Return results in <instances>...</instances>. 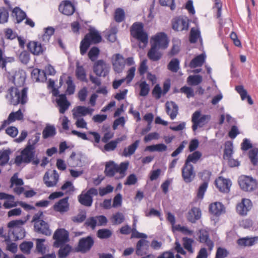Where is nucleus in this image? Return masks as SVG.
I'll list each match as a JSON object with an SVG mask.
<instances>
[{"mask_svg":"<svg viewBox=\"0 0 258 258\" xmlns=\"http://www.w3.org/2000/svg\"><path fill=\"white\" fill-rule=\"evenodd\" d=\"M27 89L23 88L21 91L16 87H11L8 90L6 98L11 104L16 105L19 103L25 104L27 101Z\"/></svg>","mask_w":258,"mask_h":258,"instance_id":"obj_1","label":"nucleus"},{"mask_svg":"<svg viewBox=\"0 0 258 258\" xmlns=\"http://www.w3.org/2000/svg\"><path fill=\"white\" fill-rule=\"evenodd\" d=\"M128 166V162H121L118 165L114 162L110 161L106 163L104 172L108 177H113L115 173H119V178H123L125 176V172L127 169Z\"/></svg>","mask_w":258,"mask_h":258,"instance_id":"obj_2","label":"nucleus"},{"mask_svg":"<svg viewBox=\"0 0 258 258\" xmlns=\"http://www.w3.org/2000/svg\"><path fill=\"white\" fill-rule=\"evenodd\" d=\"M131 35L139 41V47L144 48L148 41V35L143 31V25L142 23H135L131 28Z\"/></svg>","mask_w":258,"mask_h":258,"instance_id":"obj_3","label":"nucleus"},{"mask_svg":"<svg viewBox=\"0 0 258 258\" xmlns=\"http://www.w3.org/2000/svg\"><path fill=\"white\" fill-rule=\"evenodd\" d=\"M35 150L27 146L21 151V154L16 156L15 162L18 166L22 163H29L34 159Z\"/></svg>","mask_w":258,"mask_h":258,"instance_id":"obj_4","label":"nucleus"},{"mask_svg":"<svg viewBox=\"0 0 258 258\" xmlns=\"http://www.w3.org/2000/svg\"><path fill=\"white\" fill-rule=\"evenodd\" d=\"M25 223L23 220H13L8 224V227L12 229V233L15 237L17 239H21L25 236L24 229L22 227Z\"/></svg>","mask_w":258,"mask_h":258,"instance_id":"obj_5","label":"nucleus"},{"mask_svg":"<svg viewBox=\"0 0 258 258\" xmlns=\"http://www.w3.org/2000/svg\"><path fill=\"white\" fill-rule=\"evenodd\" d=\"M211 119L210 115H202L200 111H195L191 118V121L193 123L192 128L194 131H196L198 127H202L207 124Z\"/></svg>","mask_w":258,"mask_h":258,"instance_id":"obj_6","label":"nucleus"},{"mask_svg":"<svg viewBox=\"0 0 258 258\" xmlns=\"http://www.w3.org/2000/svg\"><path fill=\"white\" fill-rule=\"evenodd\" d=\"M53 238L55 240L53 246L59 247L69 241V233L64 229H58L54 232Z\"/></svg>","mask_w":258,"mask_h":258,"instance_id":"obj_7","label":"nucleus"},{"mask_svg":"<svg viewBox=\"0 0 258 258\" xmlns=\"http://www.w3.org/2000/svg\"><path fill=\"white\" fill-rule=\"evenodd\" d=\"M189 27V20L184 16L175 18L172 21V28L177 31H187Z\"/></svg>","mask_w":258,"mask_h":258,"instance_id":"obj_8","label":"nucleus"},{"mask_svg":"<svg viewBox=\"0 0 258 258\" xmlns=\"http://www.w3.org/2000/svg\"><path fill=\"white\" fill-rule=\"evenodd\" d=\"M93 71L98 76L105 77L109 71V66L104 60H97L94 65Z\"/></svg>","mask_w":258,"mask_h":258,"instance_id":"obj_9","label":"nucleus"},{"mask_svg":"<svg viewBox=\"0 0 258 258\" xmlns=\"http://www.w3.org/2000/svg\"><path fill=\"white\" fill-rule=\"evenodd\" d=\"M94 243V239L91 236L82 238L79 242L78 250L82 253H85L90 250Z\"/></svg>","mask_w":258,"mask_h":258,"instance_id":"obj_10","label":"nucleus"},{"mask_svg":"<svg viewBox=\"0 0 258 258\" xmlns=\"http://www.w3.org/2000/svg\"><path fill=\"white\" fill-rule=\"evenodd\" d=\"M252 207L251 201L248 199L243 198L241 202L236 206V211L241 216H246Z\"/></svg>","mask_w":258,"mask_h":258,"instance_id":"obj_11","label":"nucleus"},{"mask_svg":"<svg viewBox=\"0 0 258 258\" xmlns=\"http://www.w3.org/2000/svg\"><path fill=\"white\" fill-rule=\"evenodd\" d=\"M195 175L193 166L185 163L182 168V177L184 181L186 183L190 182L194 180Z\"/></svg>","mask_w":258,"mask_h":258,"instance_id":"obj_12","label":"nucleus"},{"mask_svg":"<svg viewBox=\"0 0 258 258\" xmlns=\"http://www.w3.org/2000/svg\"><path fill=\"white\" fill-rule=\"evenodd\" d=\"M154 43L152 45L158 48L165 49L167 47L168 41L167 35L164 33L157 34L153 38Z\"/></svg>","mask_w":258,"mask_h":258,"instance_id":"obj_13","label":"nucleus"},{"mask_svg":"<svg viewBox=\"0 0 258 258\" xmlns=\"http://www.w3.org/2000/svg\"><path fill=\"white\" fill-rule=\"evenodd\" d=\"M239 184L242 189L250 191L253 189L255 181L249 176H241L239 179Z\"/></svg>","mask_w":258,"mask_h":258,"instance_id":"obj_14","label":"nucleus"},{"mask_svg":"<svg viewBox=\"0 0 258 258\" xmlns=\"http://www.w3.org/2000/svg\"><path fill=\"white\" fill-rule=\"evenodd\" d=\"M215 185L219 191L227 193L230 191L231 182L229 179L219 177L215 180Z\"/></svg>","mask_w":258,"mask_h":258,"instance_id":"obj_15","label":"nucleus"},{"mask_svg":"<svg viewBox=\"0 0 258 258\" xmlns=\"http://www.w3.org/2000/svg\"><path fill=\"white\" fill-rule=\"evenodd\" d=\"M149 249V241L141 239L139 240L136 244V253L139 256L146 255L148 253Z\"/></svg>","mask_w":258,"mask_h":258,"instance_id":"obj_16","label":"nucleus"},{"mask_svg":"<svg viewBox=\"0 0 258 258\" xmlns=\"http://www.w3.org/2000/svg\"><path fill=\"white\" fill-rule=\"evenodd\" d=\"M125 63V60L121 55L116 54L114 56L112 59V65L115 72L121 73L124 69Z\"/></svg>","mask_w":258,"mask_h":258,"instance_id":"obj_17","label":"nucleus"},{"mask_svg":"<svg viewBox=\"0 0 258 258\" xmlns=\"http://www.w3.org/2000/svg\"><path fill=\"white\" fill-rule=\"evenodd\" d=\"M34 230L38 233L46 236H50L51 234V230L47 223L44 221H38L34 224Z\"/></svg>","mask_w":258,"mask_h":258,"instance_id":"obj_18","label":"nucleus"},{"mask_svg":"<svg viewBox=\"0 0 258 258\" xmlns=\"http://www.w3.org/2000/svg\"><path fill=\"white\" fill-rule=\"evenodd\" d=\"M68 197L59 200L53 205V210L61 214L67 212L70 209V204L68 202Z\"/></svg>","mask_w":258,"mask_h":258,"instance_id":"obj_19","label":"nucleus"},{"mask_svg":"<svg viewBox=\"0 0 258 258\" xmlns=\"http://www.w3.org/2000/svg\"><path fill=\"white\" fill-rule=\"evenodd\" d=\"M58 178V174L56 170H54L50 176L48 172H46L43 177V180L47 186L51 187L56 184Z\"/></svg>","mask_w":258,"mask_h":258,"instance_id":"obj_20","label":"nucleus"},{"mask_svg":"<svg viewBox=\"0 0 258 258\" xmlns=\"http://www.w3.org/2000/svg\"><path fill=\"white\" fill-rule=\"evenodd\" d=\"M56 102L57 106L59 107V111L60 113H64L67 110L70 105V102L68 101L65 94L58 95L56 98Z\"/></svg>","mask_w":258,"mask_h":258,"instance_id":"obj_21","label":"nucleus"},{"mask_svg":"<svg viewBox=\"0 0 258 258\" xmlns=\"http://www.w3.org/2000/svg\"><path fill=\"white\" fill-rule=\"evenodd\" d=\"M73 116L74 118L85 116L88 114L91 115L94 111V109L85 106H79L73 110Z\"/></svg>","mask_w":258,"mask_h":258,"instance_id":"obj_22","label":"nucleus"},{"mask_svg":"<svg viewBox=\"0 0 258 258\" xmlns=\"http://www.w3.org/2000/svg\"><path fill=\"white\" fill-rule=\"evenodd\" d=\"M74 6L69 1L61 3L59 6V11L64 15H72L75 12Z\"/></svg>","mask_w":258,"mask_h":258,"instance_id":"obj_23","label":"nucleus"},{"mask_svg":"<svg viewBox=\"0 0 258 258\" xmlns=\"http://www.w3.org/2000/svg\"><path fill=\"white\" fill-rule=\"evenodd\" d=\"M201 211L197 207H193L189 210L187 214V219L191 223H195L201 217Z\"/></svg>","mask_w":258,"mask_h":258,"instance_id":"obj_24","label":"nucleus"},{"mask_svg":"<svg viewBox=\"0 0 258 258\" xmlns=\"http://www.w3.org/2000/svg\"><path fill=\"white\" fill-rule=\"evenodd\" d=\"M85 38L86 40L89 41L91 44H96L100 42L102 37L99 32L95 29H90L88 34H86Z\"/></svg>","mask_w":258,"mask_h":258,"instance_id":"obj_25","label":"nucleus"},{"mask_svg":"<svg viewBox=\"0 0 258 258\" xmlns=\"http://www.w3.org/2000/svg\"><path fill=\"white\" fill-rule=\"evenodd\" d=\"M27 47L29 51L34 55H40L44 51L42 45L35 41L30 42L27 45Z\"/></svg>","mask_w":258,"mask_h":258,"instance_id":"obj_26","label":"nucleus"},{"mask_svg":"<svg viewBox=\"0 0 258 258\" xmlns=\"http://www.w3.org/2000/svg\"><path fill=\"white\" fill-rule=\"evenodd\" d=\"M165 105L167 114L170 115L171 119H174L178 113V106L172 101L166 102Z\"/></svg>","mask_w":258,"mask_h":258,"instance_id":"obj_27","label":"nucleus"},{"mask_svg":"<svg viewBox=\"0 0 258 258\" xmlns=\"http://www.w3.org/2000/svg\"><path fill=\"white\" fill-rule=\"evenodd\" d=\"M199 238L201 242L205 243L209 250L212 249L214 245L213 242L209 239L207 231L203 230H200Z\"/></svg>","mask_w":258,"mask_h":258,"instance_id":"obj_28","label":"nucleus"},{"mask_svg":"<svg viewBox=\"0 0 258 258\" xmlns=\"http://www.w3.org/2000/svg\"><path fill=\"white\" fill-rule=\"evenodd\" d=\"M78 201L81 205L86 207H90L92 204L93 198L86 192L83 191L78 196Z\"/></svg>","mask_w":258,"mask_h":258,"instance_id":"obj_29","label":"nucleus"},{"mask_svg":"<svg viewBox=\"0 0 258 258\" xmlns=\"http://www.w3.org/2000/svg\"><path fill=\"white\" fill-rule=\"evenodd\" d=\"M258 240L257 237H243L237 240V244L241 246H250L253 245Z\"/></svg>","mask_w":258,"mask_h":258,"instance_id":"obj_30","label":"nucleus"},{"mask_svg":"<svg viewBox=\"0 0 258 258\" xmlns=\"http://www.w3.org/2000/svg\"><path fill=\"white\" fill-rule=\"evenodd\" d=\"M140 143V140H136L134 143L125 148L122 153V156L124 157H130L134 154L136 149L138 148Z\"/></svg>","mask_w":258,"mask_h":258,"instance_id":"obj_31","label":"nucleus"},{"mask_svg":"<svg viewBox=\"0 0 258 258\" xmlns=\"http://www.w3.org/2000/svg\"><path fill=\"white\" fill-rule=\"evenodd\" d=\"M224 209L223 205L219 202H216L211 204L209 208L210 212L216 216L221 214L224 211Z\"/></svg>","mask_w":258,"mask_h":258,"instance_id":"obj_32","label":"nucleus"},{"mask_svg":"<svg viewBox=\"0 0 258 258\" xmlns=\"http://www.w3.org/2000/svg\"><path fill=\"white\" fill-rule=\"evenodd\" d=\"M148 56L153 61H157L161 58L162 53L158 51L157 47L152 45L150 50L148 53Z\"/></svg>","mask_w":258,"mask_h":258,"instance_id":"obj_33","label":"nucleus"},{"mask_svg":"<svg viewBox=\"0 0 258 258\" xmlns=\"http://www.w3.org/2000/svg\"><path fill=\"white\" fill-rule=\"evenodd\" d=\"M235 90L240 94L241 98L242 100L247 98V102L250 105L253 104V101L250 96L247 95V92L245 89H244L243 86L239 85L235 87Z\"/></svg>","mask_w":258,"mask_h":258,"instance_id":"obj_34","label":"nucleus"},{"mask_svg":"<svg viewBox=\"0 0 258 258\" xmlns=\"http://www.w3.org/2000/svg\"><path fill=\"white\" fill-rule=\"evenodd\" d=\"M202 154L199 151H195L192 153L188 155L185 163L188 164H191L190 163H197L202 157Z\"/></svg>","mask_w":258,"mask_h":258,"instance_id":"obj_35","label":"nucleus"},{"mask_svg":"<svg viewBox=\"0 0 258 258\" xmlns=\"http://www.w3.org/2000/svg\"><path fill=\"white\" fill-rule=\"evenodd\" d=\"M56 134V129L54 125L47 124L42 132L43 138L45 139L53 137Z\"/></svg>","mask_w":258,"mask_h":258,"instance_id":"obj_36","label":"nucleus"},{"mask_svg":"<svg viewBox=\"0 0 258 258\" xmlns=\"http://www.w3.org/2000/svg\"><path fill=\"white\" fill-rule=\"evenodd\" d=\"M205 59L204 54H200L191 60L190 62L189 67L191 68H195L198 67H201Z\"/></svg>","mask_w":258,"mask_h":258,"instance_id":"obj_37","label":"nucleus"},{"mask_svg":"<svg viewBox=\"0 0 258 258\" xmlns=\"http://www.w3.org/2000/svg\"><path fill=\"white\" fill-rule=\"evenodd\" d=\"M11 151L10 149L0 150V165H6L9 161Z\"/></svg>","mask_w":258,"mask_h":258,"instance_id":"obj_38","label":"nucleus"},{"mask_svg":"<svg viewBox=\"0 0 258 258\" xmlns=\"http://www.w3.org/2000/svg\"><path fill=\"white\" fill-rule=\"evenodd\" d=\"M167 147L164 144H159L146 147L145 151L150 152H163L166 151Z\"/></svg>","mask_w":258,"mask_h":258,"instance_id":"obj_39","label":"nucleus"},{"mask_svg":"<svg viewBox=\"0 0 258 258\" xmlns=\"http://www.w3.org/2000/svg\"><path fill=\"white\" fill-rule=\"evenodd\" d=\"M110 219L113 225H118L124 221L125 218L122 213L117 212L112 216Z\"/></svg>","mask_w":258,"mask_h":258,"instance_id":"obj_40","label":"nucleus"},{"mask_svg":"<svg viewBox=\"0 0 258 258\" xmlns=\"http://www.w3.org/2000/svg\"><path fill=\"white\" fill-rule=\"evenodd\" d=\"M13 13L15 15L18 23L21 22L26 17L25 13L18 7L13 9Z\"/></svg>","mask_w":258,"mask_h":258,"instance_id":"obj_41","label":"nucleus"},{"mask_svg":"<svg viewBox=\"0 0 258 258\" xmlns=\"http://www.w3.org/2000/svg\"><path fill=\"white\" fill-rule=\"evenodd\" d=\"M169 70L173 73L178 72L179 69V61L177 58H173L167 66Z\"/></svg>","mask_w":258,"mask_h":258,"instance_id":"obj_42","label":"nucleus"},{"mask_svg":"<svg viewBox=\"0 0 258 258\" xmlns=\"http://www.w3.org/2000/svg\"><path fill=\"white\" fill-rule=\"evenodd\" d=\"M112 231L108 229H101L97 231V236L100 239H107L111 236Z\"/></svg>","mask_w":258,"mask_h":258,"instance_id":"obj_43","label":"nucleus"},{"mask_svg":"<svg viewBox=\"0 0 258 258\" xmlns=\"http://www.w3.org/2000/svg\"><path fill=\"white\" fill-rule=\"evenodd\" d=\"M76 74L77 78L84 82H87L85 71L82 66H77Z\"/></svg>","mask_w":258,"mask_h":258,"instance_id":"obj_44","label":"nucleus"},{"mask_svg":"<svg viewBox=\"0 0 258 258\" xmlns=\"http://www.w3.org/2000/svg\"><path fill=\"white\" fill-rule=\"evenodd\" d=\"M40 133H36L34 135H33L31 139L28 140L27 144L26 145L27 147H29L31 149L33 148V150H35V145L38 143V142L40 140Z\"/></svg>","mask_w":258,"mask_h":258,"instance_id":"obj_45","label":"nucleus"},{"mask_svg":"<svg viewBox=\"0 0 258 258\" xmlns=\"http://www.w3.org/2000/svg\"><path fill=\"white\" fill-rule=\"evenodd\" d=\"M249 158L253 165H256L258 162V149L250 150L248 153Z\"/></svg>","mask_w":258,"mask_h":258,"instance_id":"obj_46","label":"nucleus"},{"mask_svg":"<svg viewBox=\"0 0 258 258\" xmlns=\"http://www.w3.org/2000/svg\"><path fill=\"white\" fill-rule=\"evenodd\" d=\"M202 80V77L200 75H191L187 78V82L190 85H198Z\"/></svg>","mask_w":258,"mask_h":258,"instance_id":"obj_47","label":"nucleus"},{"mask_svg":"<svg viewBox=\"0 0 258 258\" xmlns=\"http://www.w3.org/2000/svg\"><path fill=\"white\" fill-rule=\"evenodd\" d=\"M118 31L116 27H112L107 32V38L108 40L111 42H114L116 39V34Z\"/></svg>","mask_w":258,"mask_h":258,"instance_id":"obj_48","label":"nucleus"},{"mask_svg":"<svg viewBox=\"0 0 258 258\" xmlns=\"http://www.w3.org/2000/svg\"><path fill=\"white\" fill-rule=\"evenodd\" d=\"M67 88L66 93L68 95H72L74 93L75 90V85L71 77H68L67 80Z\"/></svg>","mask_w":258,"mask_h":258,"instance_id":"obj_49","label":"nucleus"},{"mask_svg":"<svg viewBox=\"0 0 258 258\" xmlns=\"http://www.w3.org/2000/svg\"><path fill=\"white\" fill-rule=\"evenodd\" d=\"M71 247L69 245H65L61 246L58 251V256L59 258L66 257L70 252Z\"/></svg>","mask_w":258,"mask_h":258,"instance_id":"obj_50","label":"nucleus"},{"mask_svg":"<svg viewBox=\"0 0 258 258\" xmlns=\"http://www.w3.org/2000/svg\"><path fill=\"white\" fill-rule=\"evenodd\" d=\"M140 95L141 96H147L150 91L149 85L145 81H143L140 84Z\"/></svg>","mask_w":258,"mask_h":258,"instance_id":"obj_51","label":"nucleus"},{"mask_svg":"<svg viewBox=\"0 0 258 258\" xmlns=\"http://www.w3.org/2000/svg\"><path fill=\"white\" fill-rule=\"evenodd\" d=\"M10 182L11 183L10 187H12L14 185L21 186L24 184L23 179L18 178V174L17 173H15L11 177Z\"/></svg>","mask_w":258,"mask_h":258,"instance_id":"obj_52","label":"nucleus"},{"mask_svg":"<svg viewBox=\"0 0 258 258\" xmlns=\"http://www.w3.org/2000/svg\"><path fill=\"white\" fill-rule=\"evenodd\" d=\"M54 32V29L51 27H48L45 29L44 33L42 36V39L45 42H48L51 36H52Z\"/></svg>","mask_w":258,"mask_h":258,"instance_id":"obj_53","label":"nucleus"},{"mask_svg":"<svg viewBox=\"0 0 258 258\" xmlns=\"http://www.w3.org/2000/svg\"><path fill=\"white\" fill-rule=\"evenodd\" d=\"M183 246L185 249H186L190 253H193L194 250L192 247V244L194 242V240L192 239L185 237L183 238Z\"/></svg>","mask_w":258,"mask_h":258,"instance_id":"obj_54","label":"nucleus"},{"mask_svg":"<svg viewBox=\"0 0 258 258\" xmlns=\"http://www.w3.org/2000/svg\"><path fill=\"white\" fill-rule=\"evenodd\" d=\"M124 12L121 9L118 8L115 10L114 14V19L117 22H121L124 19Z\"/></svg>","mask_w":258,"mask_h":258,"instance_id":"obj_55","label":"nucleus"},{"mask_svg":"<svg viewBox=\"0 0 258 258\" xmlns=\"http://www.w3.org/2000/svg\"><path fill=\"white\" fill-rule=\"evenodd\" d=\"M200 37V31L195 28L190 30L189 41L191 43H196Z\"/></svg>","mask_w":258,"mask_h":258,"instance_id":"obj_56","label":"nucleus"},{"mask_svg":"<svg viewBox=\"0 0 258 258\" xmlns=\"http://www.w3.org/2000/svg\"><path fill=\"white\" fill-rule=\"evenodd\" d=\"M90 44L91 43L89 42V41L86 40L85 38L81 41L80 45V53L82 55H84L86 53Z\"/></svg>","mask_w":258,"mask_h":258,"instance_id":"obj_57","label":"nucleus"},{"mask_svg":"<svg viewBox=\"0 0 258 258\" xmlns=\"http://www.w3.org/2000/svg\"><path fill=\"white\" fill-rule=\"evenodd\" d=\"M99 53V49L96 47H93L88 52V57L92 60L94 61Z\"/></svg>","mask_w":258,"mask_h":258,"instance_id":"obj_58","label":"nucleus"},{"mask_svg":"<svg viewBox=\"0 0 258 258\" xmlns=\"http://www.w3.org/2000/svg\"><path fill=\"white\" fill-rule=\"evenodd\" d=\"M23 113H22L20 109H19L16 112H11L9 114V119H12V121H15L16 119L17 120H21V119H23Z\"/></svg>","mask_w":258,"mask_h":258,"instance_id":"obj_59","label":"nucleus"},{"mask_svg":"<svg viewBox=\"0 0 258 258\" xmlns=\"http://www.w3.org/2000/svg\"><path fill=\"white\" fill-rule=\"evenodd\" d=\"M86 218V214L85 212H82L78 214L75 216H73L71 218L72 220L77 223H80L83 222Z\"/></svg>","mask_w":258,"mask_h":258,"instance_id":"obj_60","label":"nucleus"},{"mask_svg":"<svg viewBox=\"0 0 258 258\" xmlns=\"http://www.w3.org/2000/svg\"><path fill=\"white\" fill-rule=\"evenodd\" d=\"M84 225L87 227H90L92 229H94L97 225L96 218L95 217L88 218L85 221Z\"/></svg>","mask_w":258,"mask_h":258,"instance_id":"obj_61","label":"nucleus"},{"mask_svg":"<svg viewBox=\"0 0 258 258\" xmlns=\"http://www.w3.org/2000/svg\"><path fill=\"white\" fill-rule=\"evenodd\" d=\"M208 183L207 182H204L199 187L197 193V197L199 198L203 199L204 194L207 190Z\"/></svg>","mask_w":258,"mask_h":258,"instance_id":"obj_62","label":"nucleus"},{"mask_svg":"<svg viewBox=\"0 0 258 258\" xmlns=\"http://www.w3.org/2000/svg\"><path fill=\"white\" fill-rule=\"evenodd\" d=\"M19 60L24 64H27L30 60V55L26 51H22L19 55Z\"/></svg>","mask_w":258,"mask_h":258,"instance_id":"obj_63","label":"nucleus"},{"mask_svg":"<svg viewBox=\"0 0 258 258\" xmlns=\"http://www.w3.org/2000/svg\"><path fill=\"white\" fill-rule=\"evenodd\" d=\"M33 245L32 242H24L20 245V248L23 252L29 253L32 248Z\"/></svg>","mask_w":258,"mask_h":258,"instance_id":"obj_64","label":"nucleus"}]
</instances>
